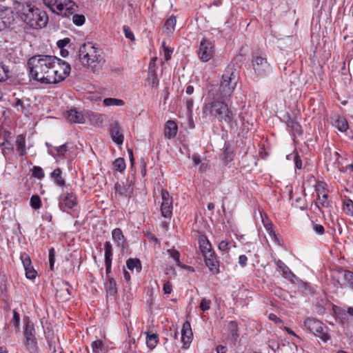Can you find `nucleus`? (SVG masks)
I'll return each mask as SVG.
<instances>
[{
    "label": "nucleus",
    "mask_w": 353,
    "mask_h": 353,
    "mask_svg": "<svg viewBox=\"0 0 353 353\" xmlns=\"http://www.w3.org/2000/svg\"><path fill=\"white\" fill-rule=\"evenodd\" d=\"M27 69L31 80L41 84H56L70 74V65L54 56L37 54L28 59Z\"/></svg>",
    "instance_id": "f257e3e1"
},
{
    "label": "nucleus",
    "mask_w": 353,
    "mask_h": 353,
    "mask_svg": "<svg viewBox=\"0 0 353 353\" xmlns=\"http://www.w3.org/2000/svg\"><path fill=\"white\" fill-rule=\"evenodd\" d=\"M225 101L212 99L211 101L203 105V113L213 120L227 123L231 129H236L238 123L235 119L236 113L229 108Z\"/></svg>",
    "instance_id": "f03ea898"
},
{
    "label": "nucleus",
    "mask_w": 353,
    "mask_h": 353,
    "mask_svg": "<svg viewBox=\"0 0 353 353\" xmlns=\"http://www.w3.org/2000/svg\"><path fill=\"white\" fill-rule=\"evenodd\" d=\"M79 60L83 67L94 74L102 70L105 61L102 49L92 42L85 43L80 46Z\"/></svg>",
    "instance_id": "7ed1b4c3"
},
{
    "label": "nucleus",
    "mask_w": 353,
    "mask_h": 353,
    "mask_svg": "<svg viewBox=\"0 0 353 353\" xmlns=\"http://www.w3.org/2000/svg\"><path fill=\"white\" fill-rule=\"evenodd\" d=\"M18 17L32 28H42L48 23L46 13L41 11L30 2L20 3L17 6Z\"/></svg>",
    "instance_id": "20e7f679"
},
{
    "label": "nucleus",
    "mask_w": 353,
    "mask_h": 353,
    "mask_svg": "<svg viewBox=\"0 0 353 353\" xmlns=\"http://www.w3.org/2000/svg\"><path fill=\"white\" fill-rule=\"evenodd\" d=\"M238 82V77L233 65H228L222 75L218 90L213 94V99L227 100L233 94Z\"/></svg>",
    "instance_id": "39448f33"
},
{
    "label": "nucleus",
    "mask_w": 353,
    "mask_h": 353,
    "mask_svg": "<svg viewBox=\"0 0 353 353\" xmlns=\"http://www.w3.org/2000/svg\"><path fill=\"white\" fill-rule=\"evenodd\" d=\"M43 2L53 13L65 17L73 14L77 8L72 0H43Z\"/></svg>",
    "instance_id": "423d86ee"
},
{
    "label": "nucleus",
    "mask_w": 353,
    "mask_h": 353,
    "mask_svg": "<svg viewBox=\"0 0 353 353\" xmlns=\"http://www.w3.org/2000/svg\"><path fill=\"white\" fill-rule=\"evenodd\" d=\"M304 326L307 330L325 343L328 341L331 338L327 332V327L324 326L323 323L316 319L307 318L304 321Z\"/></svg>",
    "instance_id": "0eeeda50"
},
{
    "label": "nucleus",
    "mask_w": 353,
    "mask_h": 353,
    "mask_svg": "<svg viewBox=\"0 0 353 353\" xmlns=\"http://www.w3.org/2000/svg\"><path fill=\"white\" fill-rule=\"evenodd\" d=\"M252 65L258 77H265L272 72V67L264 57H254L252 60Z\"/></svg>",
    "instance_id": "6e6552de"
},
{
    "label": "nucleus",
    "mask_w": 353,
    "mask_h": 353,
    "mask_svg": "<svg viewBox=\"0 0 353 353\" xmlns=\"http://www.w3.org/2000/svg\"><path fill=\"white\" fill-rule=\"evenodd\" d=\"M214 54V45L209 39L203 38L200 43L198 50L199 58L203 62L210 60Z\"/></svg>",
    "instance_id": "1a4fd4ad"
},
{
    "label": "nucleus",
    "mask_w": 353,
    "mask_h": 353,
    "mask_svg": "<svg viewBox=\"0 0 353 353\" xmlns=\"http://www.w3.org/2000/svg\"><path fill=\"white\" fill-rule=\"evenodd\" d=\"M161 193L162 199L161 205V214L165 218H171L173 210L172 198L166 190L162 189Z\"/></svg>",
    "instance_id": "9d476101"
},
{
    "label": "nucleus",
    "mask_w": 353,
    "mask_h": 353,
    "mask_svg": "<svg viewBox=\"0 0 353 353\" xmlns=\"http://www.w3.org/2000/svg\"><path fill=\"white\" fill-rule=\"evenodd\" d=\"M14 21L13 12L10 8L0 9V31L10 28Z\"/></svg>",
    "instance_id": "9b49d317"
},
{
    "label": "nucleus",
    "mask_w": 353,
    "mask_h": 353,
    "mask_svg": "<svg viewBox=\"0 0 353 353\" xmlns=\"http://www.w3.org/2000/svg\"><path fill=\"white\" fill-rule=\"evenodd\" d=\"M77 204V196L72 192H63L59 197V206H65L68 209L73 208Z\"/></svg>",
    "instance_id": "f8f14e48"
},
{
    "label": "nucleus",
    "mask_w": 353,
    "mask_h": 353,
    "mask_svg": "<svg viewBox=\"0 0 353 353\" xmlns=\"http://www.w3.org/2000/svg\"><path fill=\"white\" fill-rule=\"evenodd\" d=\"M109 132L112 141L117 145L123 143V135L121 132L120 125L117 121L112 122L109 128Z\"/></svg>",
    "instance_id": "ddd939ff"
},
{
    "label": "nucleus",
    "mask_w": 353,
    "mask_h": 353,
    "mask_svg": "<svg viewBox=\"0 0 353 353\" xmlns=\"http://www.w3.org/2000/svg\"><path fill=\"white\" fill-rule=\"evenodd\" d=\"M207 257H203L205 265L209 268L210 271L213 274H217L219 272V261L214 252H210Z\"/></svg>",
    "instance_id": "4468645a"
},
{
    "label": "nucleus",
    "mask_w": 353,
    "mask_h": 353,
    "mask_svg": "<svg viewBox=\"0 0 353 353\" xmlns=\"http://www.w3.org/2000/svg\"><path fill=\"white\" fill-rule=\"evenodd\" d=\"M192 332L190 323L185 321L182 326L181 329V341L183 343V347L186 349L188 347L192 341Z\"/></svg>",
    "instance_id": "2eb2a0df"
},
{
    "label": "nucleus",
    "mask_w": 353,
    "mask_h": 353,
    "mask_svg": "<svg viewBox=\"0 0 353 353\" xmlns=\"http://www.w3.org/2000/svg\"><path fill=\"white\" fill-rule=\"evenodd\" d=\"M278 269L282 272L283 276L290 282L296 283L299 281L297 276L290 270V269L281 260L276 262Z\"/></svg>",
    "instance_id": "dca6fc26"
},
{
    "label": "nucleus",
    "mask_w": 353,
    "mask_h": 353,
    "mask_svg": "<svg viewBox=\"0 0 353 353\" xmlns=\"http://www.w3.org/2000/svg\"><path fill=\"white\" fill-rule=\"evenodd\" d=\"M114 190L116 194L125 197H130L133 191V188L128 182L116 183L114 186Z\"/></svg>",
    "instance_id": "f3484780"
},
{
    "label": "nucleus",
    "mask_w": 353,
    "mask_h": 353,
    "mask_svg": "<svg viewBox=\"0 0 353 353\" xmlns=\"http://www.w3.org/2000/svg\"><path fill=\"white\" fill-rule=\"evenodd\" d=\"M199 248L203 257H207V255L214 252L210 241L203 235L199 238Z\"/></svg>",
    "instance_id": "a211bd4d"
},
{
    "label": "nucleus",
    "mask_w": 353,
    "mask_h": 353,
    "mask_svg": "<svg viewBox=\"0 0 353 353\" xmlns=\"http://www.w3.org/2000/svg\"><path fill=\"white\" fill-rule=\"evenodd\" d=\"M24 335L27 341L28 344H32L35 341V330L33 323H32L28 319L26 322V329Z\"/></svg>",
    "instance_id": "6ab92c4d"
},
{
    "label": "nucleus",
    "mask_w": 353,
    "mask_h": 353,
    "mask_svg": "<svg viewBox=\"0 0 353 353\" xmlns=\"http://www.w3.org/2000/svg\"><path fill=\"white\" fill-rule=\"evenodd\" d=\"M67 119L74 123H83L85 121L83 114L78 112L76 109H71L66 113Z\"/></svg>",
    "instance_id": "aec40b11"
},
{
    "label": "nucleus",
    "mask_w": 353,
    "mask_h": 353,
    "mask_svg": "<svg viewBox=\"0 0 353 353\" xmlns=\"http://www.w3.org/2000/svg\"><path fill=\"white\" fill-rule=\"evenodd\" d=\"M177 133V125L173 121L169 120L166 122L164 129L165 136L168 139H172L176 136Z\"/></svg>",
    "instance_id": "412c9836"
},
{
    "label": "nucleus",
    "mask_w": 353,
    "mask_h": 353,
    "mask_svg": "<svg viewBox=\"0 0 353 353\" xmlns=\"http://www.w3.org/2000/svg\"><path fill=\"white\" fill-rule=\"evenodd\" d=\"M316 207L323 213L322 208H329L331 206L330 201L328 199L327 194L319 195L315 201Z\"/></svg>",
    "instance_id": "4be33fe9"
},
{
    "label": "nucleus",
    "mask_w": 353,
    "mask_h": 353,
    "mask_svg": "<svg viewBox=\"0 0 353 353\" xmlns=\"http://www.w3.org/2000/svg\"><path fill=\"white\" fill-rule=\"evenodd\" d=\"M145 334L146 335L147 347L151 350H154L159 342V335L150 332H145Z\"/></svg>",
    "instance_id": "5701e85b"
},
{
    "label": "nucleus",
    "mask_w": 353,
    "mask_h": 353,
    "mask_svg": "<svg viewBox=\"0 0 353 353\" xmlns=\"http://www.w3.org/2000/svg\"><path fill=\"white\" fill-rule=\"evenodd\" d=\"M15 108L18 111H21L26 116L30 114L31 106L27 100L24 101L22 99H17L15 103Z\"/></svg>",
    "instance_id": "b1692460"
},
{
    "label": "nucleus",
    "mask_w": 353,
    "mask_h": 353,
    "mask_svg": "<svg viewBox=\"0 0 353 353\" xmlns=\"http://www.w3.org/2000/svg\"><path fill=\"white\" fill-rule=\"evenodd\" d=\"M47 146L48 147V153L51 154L53 157H63L65 156V152L68 150L67 144L64 143L59 147H56L52 149H50V144L46 143Z\"/></svg>",
    "instance_id": "393cba45"
},
{
    "label": "nucleus",
    "mask_w": 353,
    "mask_h": 353,
    "mask_svg": "<svg viewBox=\"0 0 353 353\" xmlns=\"http://www.w3.org/2000/svg\"><path fill=\"white\" fill-rule=\"evenodd\" d=\"M50 177L54 180V183L60 187L65 185V181L62 177V171L60 168H56L50 173Z\"/></svg>",
    "instance_id": "a878e982"
},
{
    "label": "nucleus",
    "mask_w": 353,
    "mask_h": 353,
    "mask_svg": "<svg viewBox=\"0 0 353 353\" xmlns=\"http://www.w3.org/2000/svg\"><path fill=\"white\" fill-rule=\"evenodd\" d=\"M343 202V210L348 216H353V201L346 196H341Z\"/></svg>",
    "instance_id": "bb28decb"
},
{
    "label": "nucleus",
    "mask_w": 353,
    "mask_h": 353,
    "mask_svg": "<svg viewBox=\"0 0 353 353\" xmlns=\"http://www.w3.org/2000/svg\"><path fill=\"white\" fill-rule=\"evenodd\" d=\"M112 237L119 247H123L125 238L120 228H115L112 232Z\"/></svg>",
    "instance_id": "cd10ccee"
},
{
    "label": "nucleus",
    "mask_w": 353,
    "mask_h": 353,
    "mask_svg": "<svg viewBox=\"0 0 353 353\" xmlns=\"http://www.w3.org/2000/svg\"><path fill=\"white\" fill-rule=\"evenodd\" d=\"M16 144L17 150L19 155H24L26 153V136L23 134L18 135L16 139Z\"/></svg>",
    "instance_id": "c85d7f7f"
},
{
    "label": "nucleus",
    "mask_w": 353,
    "mask_h": 353,
    "mask_svg": "<svg viewBox=\"0 0 353 353\" xmlns=\"http://www.w3.org/2000/svg\"><path fill=\"white\" fill-rule=\"evenodd\" d=\"M335 127L341 132H344L349 128L348 123L344 117H336L334 122Z\"/></svg>",
    "instance_id": "c756f323"
},
{
    "label": "nucleus",
    "mask_w": 353,
    "mask_h": 353,
    "mask_svg": "<svg viewBox=\"0 0 353 353\" xmlns=\"http://www.w3.org/2000/svg\"><path fill=\"white\" fill-rule=\"evenodd\" d=\"M127 268L130 270H136L137 272H139L141 270V264L139 259H129L126 261Z\"/></svg>",
    "instance_id": "7c9ffc66"
},
{
    "label": "nucleus",
    "mask_w": 353,
    "mask_h": 353,
    "mask_svg": "<svg viewBox=\"0 0 353 353\" xmlns=\"http://www.w3.org/2000/svg\"><path fill=\"white\" fill-rule=\"evenodd\" d=\"M287 126L290 129L293 136L300 135L302 134V128L301 125L298 123L293 120H289L287 122Z\"/></svg>",
    "instance_id": "2f4dec72"
},
{
    "label": "nucleus",
    "mask_w": 353,
    "mask_h": 353,
    "mask_svg": "<svg viewBox=\"0 0 353 353\" xmlns=\"http://www.w3.org/2000/svg\"><path fill=\"white\" fill-rule=\"evenodd\" d=\"M105 116L100 114H92L90 115V121L93 125L96 126H101L104 121Z\"/></svg>",
    "instance_id": "473e14b6"
},
{
    "label": "nucleus",
    "mask_w": 353,
    "mask_h": 353,
    "mask_svg": "<svg viewBox=\"0 0 353 353\" xmlns=\"http://www.w3.org/2000/svg\"><path fill=\"white\" fill-rule=\"evenodd\" d=\"M107 292L110 295H114L117 292L116 281L112 278L108 279V282L105 285Z\"/></svg>",
    "instance_id": "72a5a7b5"
},
{
    "label": "nucleus",
    "mask_w": 353,
    "mask_h": 353,
    "mask_svg": "<svg viewBox=\"0 0 353 353\" xmlns=\"http://www.w3.org/2000/svg\"><path fill=\"white\" fill-rule=\"evenodd\" d=\"M261 217L263 224L268 234L270 235L272 234L274 237H276V234L273 230V224L272 223V222L268 219L266 216L265 217L261 216Z\"/></svg>",
    "instance_id": "f704fd0d"
},
{
    "label": "nucleus",
    "mask_w": 353,
    "mask_h": 353,
    "mask_svg": "<svg viewBox=\"0 0 353 353\" xmlns=\"http://www.w3.org/2000/svg\"><path fill=\"white\" fill-rule=\"evenodd\" d=\"M176 23V20L175 17L172 16L165 21L164 28L168 32H172L174 30Z\"/></svg>",
    "instance_id": "c9c22d12"
},
{
    "label": "nucleus",
    "mask_w": 353,
    "mask_h": 353,
    "mask_svg": "<svg viewBox=\"0 0 353 353\" xmlns=\"http://www.w3.org/2000/svg\"><path fill=\"white\" fill-rule=\"evenodd\" d=\"M327 184L323 181H317L315 185V190L317 196L327 194Z\"/></svg>",
    "instance_id": "e433bc0d"
},
{
    "label": "nucleus",
    "mask_w": 353,
    "mask_h": 353,
    "mask_svg": "<svg viewBox=\"0 0 353 353\" xmlns=\"http://www.w3.org/2000/svg\"><path fill=\"white\" fill-rule=\"evenodd\" d=\"M104 248H105V261H112V247L109 241H106L104 244Z\"/></svg>",
    "instance_id": "4c0bfd02"
},
{
    "label": "nucleus",
    "mask_w": 353,
    "mask_h": 353,
    "mask_svg": "<svg viewBox=\"0 0 353 353\" xmlns=\"http://www.w3.org/2000/svg\"><path fill=\"white\" fill-rule=\"evenodd\" d=\"M9 70L3 61L0 59V81H3L8 78Z\"/></svg>",
    "instance_id": "58836bf2"
},
{
    "label": "nucleus",
    "mask_w": 353,
    "mask_h": 353,
    "mask_svg": "<svg viewBox=\"0 0 353 353\" xmlns=\"http://www.w3.org/2000/svg\"><path fill=\"white\" fill-rule=\"evenodd\" d=\"M112 165L114 170L121 172L125 169V160L123 158H118L113 162Z\"/></svg>",
    "instance_id": "ea45409f"
},
{
    "label": "nucleus",
    "mask_w": 353,
    "mask_h": 353,
    "mask_svg": "<svg viewBox=\"0 0 353 353\" xmlns=\"http://www.w3.org/2000/svg\"><path fill=\"white\" fill-rule=\"evenodd\" d=\"M103 103L106 106H110V105H116V106H121L124 104V102L123 100L117 99L114 98H105L103 100Z\"/></svg>",
    "instance_id": "a19ab883"
},
{
    "label": "nucleus",
    "mask_w": 353,
    "mask_h": 353,
    "mask_svg": "<svg viewBox=\"0 0 353 353\" xmlns=\"http://www.w3.org/2000/svg\"><path fill=\"white\" fill-rule=\"evenodd\" d=\"M162 48L163 51L164 59L166 61H168L172 57V54L173 53V48L167 46L165 41L162 42Z\"/></svg>",
    "instance_id": "79ce46f5"
},
{
    "label": "nucleus",
    "mask_w": 353,
    "mask_h": 353,
    "mask_svg": "<svg viewBox=\"0 0 353 353\" xmlns=\"http://www.w3.org/2000/svg\"><path fill=\"white\" fill-rule=\"evenodd\" d=\"M12 313L13 316L10 320V323L13 325L15 331L18 332L19 329L20 316L19 314L15 310H13Z\"/></svg>",
    "instance_id": "37998d69"
},
{
    "label": "nucleus",
    "mask_w": 353,
    "mask_h": 353,
    "mask_svg": "<svg viewBox=\"0 0 353 353\" xmlns=\"http://www.w3.org/2000/svg\"><path fill=\"white\" fill-rule=\"evenodd\" d=\"M169 255L175 261L176 265L179 267H183L180 261V253L179 251L174 249L168 250Z\"/></svg>",
    "instance_id": "c03bdc74"
},
{
    "label": "nucleus",
    "mask_w": 353,
    "mask_h": 353,
    "mask_svg": "<svg viewBox=\"0 0 353 353\" xmlns=\"http://www.w3.org/2000/svg\"><path fill=\"white\" fill-rule=\"evenodd\" d=\"M32 171V176L34 178L42 179L45 176L43 169L39 166H34Z\"/></svg>",
    "instance_id": "a18cd8bd"
},
{
    "label": "nucleus",
    "mask_w": 353,
    "mask_h": 353,
    "mask_svg": "<svg viewBox=\"0 0 353 353\" xmlns=\"http://www.w3.org/2000/svg\"><path fill=\"white\" fill-rule=\"evenodd\" d=\"M103 342L101 340H96L91 344L93 353H100L103 350Z\"/></svg>",
    "instance_id": "49530a36"
},
{
    "label": "nucleus",
    "mask_w": 353,
    "mask_h": 353,
    "mask_svg": "<svg viewBox=\"0 0 353 353\" xmlns=\"http://www.w3.org/2000/svg\"><path fill=\"white\" fill-rule=\"evenodd\" d=\"M30 205L32 208L37 210L41 206V201L38 195H33L30 198Z\"/></svg>",
    "instance_id": "de8ad7c7"
},
{
    "label": "nucleus",
    "mask_w": 353,
    "mask_h": 353,
    "mask_svg": "<svg viewBox=\"0 0 353 353\" xmlns=\"http://www.w3.org/2000/svg\"><path fill=\"white\" fill-rule=\"evenodd\" d=\"M85 21V16L83 14H74L72 17V22L78 26H82Z\"/></svg>",
    "instance_id": "09e8293b"
},
{
    "label": "nucleus",
    "mask_w": 353,
    "mask_h": 353,
    "mask_svg": "<svg viewBox=\"0 0 353 353\" xmlns=\"http://www.w3.org/2000/svg\"><path fill=\"white\" fill-rule=\"evenodd\" d=\"M26 270V276L28 279H34L37 276V272L34 270L32 265L24 268Z\"/></svg>",
    "instance_id": "8fccbe9b"
},
{
    "label": "nucleus",
    "mask_w": 353,
    "mask_h": 353,
    "mask_svg": "<svg viewBox=\"0 0 353 353\" xmlns=\"http://www.w3.org/2000/svg\"><path fill=\"white\" fill-rule=\"evenodd\" d=\"M211 301L205 298L203 299L200 303V308L202 311L205 312L210 308Z\"/></svg>",
    "instance_id": "3c124183"
},
{
    "label": "nucleus",
    "mask_w": 353,
    "mask_h": 353,
    "mask_svg": "<svg viewBox=\"0 0 353 353\" xmlns=\"http://www.w3.org/2000/svg\"><path fill=\"white\" fill-rule=\"evenodd\" d=\"M123 30L126 38L129 39L131 41L134 40V35L128 26H123Z\"/></svg>",
    "instance_id": "603ef678"
},
{
    "label": "nucleus",
    "mask_w": 353,
    "mask_h": 353,
    "mask_svg": "<svg viewBox=\"0 0 353 353\" xmlns=\"http://www.w3.org/2000/svg\"><path fill=\"white\" fill-rule=\"evenodd\" d=\"M21 261L23 263V265L24 268L29 267V266L31 265L30 258V256L27 254H26V253L21 254Z\"/></svg>",
    "instance_id": "864d4df0"
},
{
    "label": "nucleus",
    "mask_w": 353,
    "mask_h": 353,
    "mask_svg": "<svg viewBox=\"0 0 353 353\" xmlns=\"http://www.w3.org/2000/svg\"><path fill=\"white\" fill-rule=\"evenodd\" d=\"M55 261V252L53 248L49 250V263L50 269L52 270Z\"/></svg>",
    "instance_id": "5fc2aeb1"
},
{
    "label": "nucleus",
    "mask_w": 353,
    "mask_h": 353,
    "mask_svg": "<svg viewBox=\"0 0 353 353\" xmlns=\"http://www.w3.org/2000/svg\"><path fill=\"white\" fill-rule=\"evenodd\" d=\"M312 229L317 234L319 235H322L325 232L324 227L322 225L318 223H313Z\"/></svg>",
    "instance_id": "6e6d98bb"
},
{
    "label": "nucleus",
    "mask_w": 353,
    "mask_h": 353,
    "mask_svg": "<svg viewBox=\"0 0 353 353\" xmlns=\"http://www.w3.org/2000/svg\"><path fill=\"white\" fill-rule=\"evenodd\" d=\"M48 343L49 345V351L55 353L56 352V339L52 338H48Z\"/></svg>",
    "instance_id": "4d7b16f0"
},
{
    "label": "nucleus",
    "mask_w": 353,
    "mask_h": 353,
    "mask_svg": "<svg viewBox=\"0 0 353 353\" xmlns=\"http://www.w3.org/2000/svg\"><path fill=\"white\" fill-rule=\"evenodd\" d=\"M344 277L349 284L353 288V272L346 271L344 274Z\"/></svg>",
    "instance_id": "13d9d810"
},
{
    "label": "nucleus",
    "mask_w": 353,
    "mask_h": 353,
    "mask_svg": "<svg viewBox=\"0 0 353 353\" xmlns=\"http://www.w3.org/2000/svg\"><path fill=\"white\" fill-rule=\"evenodd\" d=\"M163 292L166 294H170L172 290V285L170 281H167L164 283L163 288Z\"/></svg>",
    "instance_id": "bf43d9fd"
},
{
    "label": "nucleus",
    "mask_w": 353,
    "mask_h": 353,
    "mask_svg": "<svg viewBox=\"0 0 353 353\" xmlns=\"http://www.w3.org/2000/svg\"><path fill=\"white\" fill-rule=\"evenodd\" d=\"M219 249L221 251H226L230 249V243L226 241H222L219 245Z\"/></svg>",
    "instance_id": "052dcab7"
},
{
    "label": "nucleus",
    "mask_w": 353,
    "mask_h": 353,
    "mask_svg": "<svg viewBox=\"0 0 353 353\" xmlns=\"http://www.w3.org/2000/svg\"><path fill=\"white\" fill-rule=\"evenodd\" d=\"M193 103L194 101L192 99H189L186 101L185 105L188 110V114L189 115H191L192 113Z\"/></svg>",
    "instance_id": "680f3d73"
},
{
    "label": "nucleus",
    "mask_w": 353,
    "mask_h": 353,
    "mask_svg": "<svg viewBox=\"0 0 353 353\" xmlns=\"http://www.w3.org/2000/svg\"><path fill=\"white\" fill-rule=\"evenodd\" d=\"M294 163H295L296 168L301 169V168H302V161H301V159L299 155L297 153L294 154Z\"/></svg>",
    "instance_id": "e2e57ef3"
},
{
    "label": "nucleus",
    "mask_w": 353,
    "mask_h": 353,
    "mask_svg": "<svg viewBox=\"0 0 353 353\" xmlns=\"http://www.w3.org/2000/svg\"><path fill=\"white\" fill-rule=\"evenodd\" d=\"M70 42L69 38H65L63 39H60L57 41V46L59 48H63L65 46H66Z\"/></svg>",
    "instance_id": "0e129e2a"
},
{
    "label": "nucleus",
    "mask_w": 353,
    "mask_h": 353,
    "mask_svg": "<svg viewBox=\"0 0 353 353\" xmlns=\"http://www.w3.org/2000/svg\"><path fill=\"white\" fill-rule=\"evenodd\" d=\"M248 257L245 254L240 255L239 257V263L241 267L244 268L247 265Z\"/></svg>",
    "instance_id": "69168bd1"
},
{
    "label": "nucleus",
    "mask_w": 353,
    "mask_h": 353,
    "mask_svg": "<svg viewBox=\"0 0 353 353\" xmlns=\"http://www.w3.org/2000/svg\"><path fill=\"white\" fill-rule=\"evenodd\" d=\"M192 159L193 163L195 166L199 165L202 162L200 157L197 154H194L192 156Z\"/></svg>",
    "instance_id": "338daca9"
},
{
    "label": "nucleus",
    "mask_w": 353,
    "mask_h": 353,
    "mask_svg": "<svg viewBox=\"0 0 353 353\" xmlns=\"http://www.w3.org/2000/svg\"><path fill=\"white\" fill-rule=\"evenodd\" d=\"M216 353H226V347L222 345H219L216 348Z\"/></svg>",
    "instance_id": "774afa93"
}]
</instances>
